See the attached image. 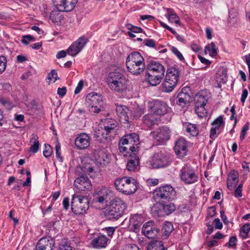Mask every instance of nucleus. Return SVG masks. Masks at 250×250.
Returning <instances> with one entry per match:
<instances>
[{
    "instance_id": "f257e3e1",
    "label": "nucleus",
    "mask_w": 250,
    "mask_h": 250,
    "mask_svg": "<svg viewBox=\"0 0 250 250\" xmlns=\"http://www.w3.org/2000/svg\"><path fill=\"white\" fill-rule=\"evenodd\" d=\"M125 72L124 69L118 67L109 73L106 78V83L112 90L120 92L126 89L127 81Z\"/></svg>"
},
{
    "instance_id": "f03ea898",
    "label": "nucleus",
    "mask_w": 250,
    "mask_h": 250,
    "mask_svg": "<svg viewBox=\"0 0 250 250\" xmlns=\"http://www.w3.org/2000/svg\"><path fill=\"white\" fill-rule=\"evenodd\" d=\"M148 82L152 86L159 84L166 72L164 66L158 61H151L146 66Z\"/></svg>"
},
{
    "instance_id": "7ed1b4c3",
    "label": "nucleus",
    "mask_w": 250,
    "mask_h": 250,
    "mask_svg": "<svg viewBox=\"0 0 250 250\" xmlns=\"http://www.w3.org/2000/svg\"><path fill=\"white\" fill-rule=\"evenodd\" d=\"M127 208L125 202L119 197H114L107 204L105 216L109 220H118L121 217Z\"/></svg>"
},
{
    "instance_id": "20e7f679",
    "label": "nucleus",
    "mask_w": 250,
    "mask_h": 250,
    "mask_svg": "<svg viewBox=\"0 0 250 250\" xmlns=\"http://www.w3.org/2000/svg\"><path fill=\"white\" fill-rule=\"evenodd\" d=\"M126 65L128 71L135 75L142 73L146 67L143 56L138 52H133L128 55Z\"/></svg>"
},
{
    "instance_id": "39448f33",
    "label": "nucleus",
    "mask_w": 250,
    "mask_h": 250,
    "mask_svg": "<svg viewBox=\"0 0 250 250\" xmlns=\"http://www.w3.org/2000/svg\"><path fill=\"white\" fill-rule=\"evenodd\" d=\"M116 189L125 195L134 193L139 188L137 181L130 177H123L116 179L114 182Z\"/></svg>"
},
{
    "instance_id": "423d86ee",
    "label": "nucleus",
    "mask_w": 250,
    "mask_h": 250,
    "mask_svg": "<svg viewBox=\"0 0 250 250\" xmlns=\"http://www.w3.org/2000/svg\"><path fill=\"white\" fill-rule=\"evenodd\" d=\"M89 207L88 199L84 196L74 194L72 195L71 201V209L76 215L85 214Z\"/></svg>"
},
{
    "instance_id": "0eeeda50",
    "label": "nucleus",
    "mask_w": 250,
    "mask_h": 250,
    "mask_svg": "<svg viewBox=\"0 0 250 250\" xmlns=\"http://www.w3.org/2000/svg\"><path fill=\"white\" fill-rule=\"evenodd\" d=\"M180 72L175 67H170L167 71L165 79L161 86L163 91L169 93L173 91L179 80Z\"/></svg>"
},
{
    "instance_id": "6e6552de",
    "label": "nucleus",
    "mask_w": 250,
    "mask_h": 250,
    "mask_svg": "<svg viewBox=\"0 0 250 250\" xmlns=\"http://www.w3.org/2000/svg\"><path fill=\"white\" fill-rule=\"evenodd\" d=\"M85 102L91 112L99 113L104 110L103 97L100 94L95 92L90 93L86 95Z\"/></svg>"
},
{
    "instance_id": "1a4fd4ad",
    "label": "nucleus",
    "mask_w": 250,
    "mask_h": 250,
    "mask_svg": "<svg viewBox=\"0 0 250 250\" xmlns=\"http://www.w3.org/2000/svg\"><path fill=\"white\" fill-rule=\"evenodd\" d=\"M176 191L170 185H165L156 188L153 192V198L155 201L173 200L175 198Z\"/></svg>"
},
{
    "instance_id": "9d476101",
    "label": "nucleus",
    "mask_w": 250,
    "mask_h": 250,
    "mask_svg": "<svg viewBox=\"0 0 250 250\" xmlns=\"http://www.w3.org/2000/svg\"><path fill=\"white\" fill-rule=\"evenodd\" d=\"M179 177L180 180L186 185L194 184L198 180V176L194 168L187 165H184L180 169Z\"/></svg>"
},
{
    "instance_id": "9b49d317",
    "label": "nucleus",
    "mask_w": 250,
    "mask_h": 250,
    "mask_svg": "<svg viewBox=\"0 0 250 250\" xmlns=\"http://www.w3.org/2000/svg\"><path fill=\"white\" fill-rule=\"evenodd\" d=\"M175 209L176 206L173 203H159L155 204L152 207L151 211L155 216L163 217L170 214Z\"/></svg>"
},
{
    "instance_id": "f8f14e48",
    "label": "nucleus",
    "mask_w": 250,
    "mask_h": 250,
    "mask_svg": "<svg viewBox=\"0 0 250 250\" xmlns=\"http://www.w3.org/2000/svg\"><path fill=\"white\" fill-rule=\"evenodd\" d=\"M140 144L139 136L136 133H131L125 135L120 141V145L128 146L131 152L138 151V145Z\"/></svg>"
},
{
    "instance_id": "ddd939ff",
    "label": "nucleus",
    "mask_w": 250,
    "mask_h": 250,
    "mask_svg": "<svg viewBox=\"0 0 250 250\" xmlns=\"http://www.w3.org/2000/svg\"><path fill=\"white\" fill-rule=\"evenodd\" d=\"M171 162L170 155L166 152H162L155 153L151 161V165L155 168L166 167Z\"/></svg>"
},
{
    "instance_id": "4468645a",
    "label": "nucleus",
    "mask_w": 250,
    "mask_h": 250,
    "mask_svg": "<svg viewBox=\"0 0 250 250\" xmlns=\"http://www.w3.org/2000/svg\"><path fill=\"white\" fill-rule=\"evenodd\" d=\"M152 134L157 145H162L167 141L171 136V130L167 126H163L154 131Z\"/></svg>"
},
{
    "instance_id": "2eb2a0df",
    "label": "nucleus",
    "mask_w": 250,
    "mask_h": 250,
    "mask_svg": "<svg viewBox=\"0 0 250 250\" xmlns=\"http://www.w3.org/2000/svg\"><path fill=\"white\" fill-rule=\"evenodd\" d=\"M148 106L152 112L160 116L167 114L170 110L166 103L158 100L149 102Z\"/></svg>"
},
{
    "instance_id": "dca6fc26",
    "label": "nucleus",
    "mask_w": 250,
    "mask_h": 250,
    "mask_svg": "<svg viewBox=\"0 0 250 250\" xmlns=\"http://www.w3.org/2000/svg\"><path fill=\"white\" fill-rule=\"evenodd\" d=\"M142 232L147 238L155 239L157 237L160 232V229L154 222L150 221L144 224Z\"/></svg>"
},
{
    "instance_id": "f3484780",
    "label": "nucleus",
    "mask_w": 250,
    "mask_h": 250,
    "mask_svg": "<svg viewBox=\"0 0 250 250\" xmlns=\"http://www.w3.org/2000/svg\"><path fill=\"white\" fill-rule=\"evenodd\" d=\"M88 41L85 37H81L68 47L67 53L72 56H75L83 49Z\"/></svg>"
},
{
    "instance_id": "a211bd4d",
    "label": "nucleus",
    "mask_w": 250,
    "mask_h": 250,
    "mask_svg": "<svg viewBox=\"0 0 250 250\" xmlns=\"http://www.w3.org/2000/svg\"><path fill=\"white\" fill-rule=\"evenodd\" d=\"M145 219L142 214L139 213L131 214L129 218L128 228L130 231L136 233L138 232L139 231Z\"/></svg>"
},
{
    "instance_id": "6ab92c4d",
    "label": "nucleus",
    "mask_w": 250,
    "mask_h": 250,
    "mask_svg": "<svg viewBox=\"0 0 250 250\" xmlns=\"http://www.w3.org/2000/svg\"><path fill=\"white\" fill-rule=\"evenodd\" d=\"M188 142L183 137L179 138L175 142L174 150L176 154L180 158H183L187 155Z\"/></svg>"
},
{
    "instance_id": "aec40b11",
    "label": "nucleus",
    "mask_w": 250,
    "mask_h": 250,
    "mask_svg": "<svg viewBox=\"0 0 250 250\" xmlns=\"http://www.w3.org/2000/svg\"><path fill=\"white\" fill-rule=\"evenodd\" d=\"M90 138L89 135L85 133L78 135L75 140V145L79 150H84L87 148L90 144Z\"/></svg>"
},
{
    "instance_id": "412c9836",
    "label": "nucleus",
    "mask_w": 250,
    "mask_h": 250,
    "mask_svg": "<svg viewBox=\"0 0 250 250\" xmlns=\"http://www.w3.org/2000/svg\"><path fill=\"white\" fill-rule=\"evenodd\" d=\"M55 240L51 237L40 239L36 245V250H53L55 247Z\"/></svg>"
},
{
    "instance_id": "4be33fe9",
    "label": "nucleus",
    "mask_w": 250,
    "mask_h": 250,
    "mask_svg": "<svg viewBox=\"0 0 250 250\" xmlns=\"http://www.w3.org/2000/svg\"><path fill=\"white\" fill-rule=\"evenodd\" d=\"M74 185L77 189L81 191H88L92 188L90 180L87 177L84 176H80L76 178Z\"/></svg>"
},
{
    "instance_id": "5701e85b",
    "label": "nucleus",
    "mask_w": 250,
    "mask_h": 250,
    "mask_svg": "<svg viewBox=\"0 0 250 250\" xmlns=\"http://www.w3.org/2000/svg\"><path fill=\"white\" fill-rule=\"evenodd\" d=\"M113 192L110 189L107 188H102L97 192V201L99 203H107L108 201L112 200L113 196Z\"/></svg>"
},
{
    "instance_id": "b1692460",
    "label": "nucleus",
    "mask_w": 250,
    "mask_h": 250,
    "mask_svg": "<svg viewBox=\"0 0 250 250\" xmlns=\"http://www.w3.org/2000/svg\"><path fill=\"white\" fill-rule=\"evenodd\" d=\"M108 240L105 235L99 234L93 238L90 245L92 248L96 249L105 248L107 246Z\"/></svg>"
},
{
    "instance_id": "393cba45",
    "label": "nucleus",
    "mask_w": 250,
    "mask_h": 250,
    "mask_svg": "<svg viewBox=\"0 0 250 250\" xmlns=\"http://www.w3.org/2000/svg\"><path fill=\"white\" fill-rule=\"evenodd\" d=\"M210 93L207 90H201L195 96V105H206L210 98Z\"/></svg>"
},
{
    "instance_id": "a878e982",
    "label": "nucleus",
    "mask_w": 250,
    "mask_h": 250,
    "mask_svg": "<svg viewBox=\"0 0 250 250\" xmlns=\"http://www.w3.org/2000/svg\"><path fill=\"white\" fill-rule=\"evenodd\" d=\"M116 111L120 121L123 123L128 122L129 121V115L131 112L129 108L124 105H116Z\"/></svg>"
},
{
    "instance_id": "bb28decb",
    "label": "nucleus",
    "mask_w": 250,
    "mask_h": 250,
    "mask_svg": "<svg viewBox=\"0 0 250 250\" xmlns=\"http://www.w3.org/2000/svg\"><path fill=\"white\" fill-rule=\"evenodd\" d=\"M239 174L237 171L231 170L227 178V187L229 190H233L239 181Z\"/></svg>"
},
{
    "instance_id": "cd10ccee",
    "label": "nucleus",
    "mask_w": 250,
    "mask_h": 250,
    "mask_svg": "<svg viewBox=\"0 0 250 250\" xmlns=\"http://www.w3.org/2000/svg\"><path fill=\"white\" fill-rule=\"evenodd\" d=\"M130 159L126 165V169L130 171H134L139 166V158L136 152H131L129 155Z\"/></svg>"
},
{
    "instance_id": "c85d7f7f",
    "label": "nucleus",
    "mask_w": 250,
    "mask_h": 250,
    "mask_svg": "<svg viewBox=\"0 0 250 250\" xmlns=\"http://www.w3.org/2000/svg\"><path fill=\"white\" fill-rule=\"evenodd\" d=\"M190 99V95L187 92H185L183 89L177 96L176 103L181 106H185L186 104H189Z\"/></svg>"
},
{
    "instance_id": "c756f323",
    "label": "nucleus",
    "mask_w": 250,
    "mask_h": 250,
    "mask_svg": "<svg viewBox=\"0 0 250 250\" xmlns=\"http://www.w3.org/2000/svg\"><path fill=\"white\" fill-rule=\"evenodd\" d=\"M159 120V118L155 117V116L152 113L146 114L143 117V122L144 124L148 127H151L158 124Z\"/></svg>"
},
{
    "instance_id": "7c9ffc66",
    "label": "nucleus",
    "mask_w": 250,
    "mask_h": 250,
    "mask_svg": "<svg viewBox=\"0 0 250 250\" xmlns=\"http://www.w3.org/2000/svg\"><path fill=\"white\" fill-rule=\"evenodd\" d=\"M56 9L52 10L50 14L49 18L53 22H58L61 21L63 16L61 14V12H69L67 10H61L57 6H55Z\"/></svg>"
},
{
    "instance_id": "2f4dec72",
    "label": "nucleus",
    "mask_w": 250,
    "mask_h": 250,
    "mask_svg": "<svg viewBox=\"0 0 250 250\" xmlns=\"http://www.w3.org/2000/svg\"><path fill=\"white\" fill-rule=\"evenodd\" d=\"M173 230V227L172 224L170 222H166L162 229V232L163 233L162 237L163 239H167Z\"/></svg>"
},
{
    "instance_id": "473e14b6",
    "label": "nucleus",
    "mask_w": 250,
    "mask_h": 250,
    "mask_svg": "<svg viewBox=\"0 0 250 250\" xmlns=\"http://www.w3.org/2000/svg\"><path fill=\"white\" fill-rule=\"evenodd\" d=\"M184 127L185 130L192 136L195 137L198 135L199 133L198 128L195 124L185 123Z\"/></svg>"
},
{
    "instance_id": "72a5a7b5",
    "label": "nucleus",
    "mask_w": 250,
    "mask_h": 250,
    "mask_svg": "<svg viewBox=\"0 0 250 250\" xmlns=\"http://www.w3.org/2000/svg\"><path fill=\"white\" fill-rule=\"evenodd\" d=\"M61 5L62 8L61 10L72 11L75 7L78 0H62Z\"/></svg>"
},
{
    "instance_id": "f704fd0d",
    "label": "nucleus",
    "mask_w": 250,
    "mask_h": 250,
    "mask_svg": "<svg viewBox=\"0 0 250 250\" xmlns=\"http://www.w3.org/2000/svg\"><path fill=\"white\" fill-rule=\"evenodd\" d=\"M30 143L33 144L29 148L30 151L34 153L37 152L39 149L40 144L38 141V136L37 134H32Z\"/></svg>"
},
{
    "instance_id": "c9c22d12",
    "label": "nucleus",
    "mask_w": 250,
    "mask_h": 250,
    "mask_svg": "<svg viewBox=\"0 0 250 250\" xmlns=\"http://www.w3.org/2000/svg\"><path fill=\"white\" fill-rule=\"evenodd\" d=\"M205 105H195V112L199 118H203L206 117L208 112L205 108Z\"/></svg>"
},
{
    "instance_id": "e433bc0d",
    "label": "nucleus",
    "mask_w": 250,
    "mask_h": 250,
    "mask_svg": "<svg viewBox=\"0 0 250 250\" xmlns=\"http://www.w3.org/2000/svg\"><path fill=\"white\" fill-rule=\"evenodd\" d=\"M147 250H165V248L162 241H156L149 244Z\"/></svg>"
},
{
    "instance_id": "4c0bfd02",
    "label": "nucleus",
    "mask_w": 250,
    "mask_h": 250,
    "mask_svg": "<svg viewBox=\"0 0 250 250\" xmlns=\"http://www.w3.org/2000/svg\"><path fill=\"white\" fill-rule=\"evenodd\" d=\"M217 49L218 48L216 47L215 43L213 42H211L210 44L205 47V50H208L209 55L212 57L215 56L217 55Z\"/></svg>"
},
{
    "instance_id": "58836bf2",
    "label": "nucleus",
    "mask_w": 250,
    "mask_h": 250,
    "mask_svg": "<svg viewBox=\"0 0 250 250\" xmlns=\"http://www.w3.org/2000/svg\"><path fill=\"white\" fill-rule=\"evenodd\" d=\"M250 231V223H247L244 225L240 229V233L243 238L248 237L249 232Z\"/></svg>"
},
{
    "instance_id": "ea45409f",
    "label": "nucleus",
    "mask_w": 250,
    "mask_h": 250,
    "mask_svg": "<svg viewBox=\"0 0 250 250\" xmlns=\"http://www.w3.org/2000/svg\"><path fill=\"white\" fill-rule=\"evenodd\" d=\"M116 127V125L114 123H112L110 124V125H105L104 126V133L106 135H109L110 134L113 133L115 134L116 132L115 127Z\"/></svg>"
},
{
    "instance_id": "a19ab883",
    "label": "nucleus",
    "mask_w": 250,
    "mask_h": 250,
    "mask_svg": "<svg viewBox=\"0 0 250 250\" xmlns=\"http://www.w3.org/2000/svg\"><path fill=\"white\" fill-rule=\"evenodd\" d=\"M224 124L223 118L222 116L217 118L212 123L213 127L219 129Z\"/></svg>"
},
{
    "instance_id": "79ce46f5",
    "label": "nucleus",
    "mask_w": 250,
    "mask_h": 250,
    "mask_svg": "<svg viewBox=\"0 0 250 250\" xmlns=\"http://www.w3.org/2000/svg\"><path fill=\"white\" fill-rule=\"evenodd\" d=\"M44 146V150L43 151V155L46 158L49 157L53 152L52 148L50 145L46 144H45Z\"/></svg>"
},
{
    "instance_id": "37998d69",
    "label": "nucleus",
    "mask_w": 250,
    "mask_h": 250,
    "mask_svg": "<svg viewBox=\"0 0 250 250\" xmlns=\"http://www.w3.org/2000/svg\"><path fill=\"white\" fill-rule=\"evenodd\" d=\"M126 27L133 33H141L143 31V29L138 26H134L131 24L127 23L126 24Z\"/></svg>"
},
{
    "instance_id": "c03bdc74",
    "label": "nucleus",
    "mask_w": 250,
    "mask_h": 250,
    "mask_svg": "<svg viewBox=\"0 0 250 250\" xmlns=\"http://www.w3.org/2000/svg\"><path fill=\"white\" fill-rule=\"evenodd\" d=\"M7 62L6 58L4 56H0V74H2L5 70Z\"/></svg>"
},
{
    "instance_id": "a18cd8bd",
    "label": "nucleus",
    "mask_w": 250,
    "mask_h": 250,
    "mask_svg": "<svg viewBox=\"0 0 250 250\" xmlns=\"http://www.w3.org/2000/svg\"><path fill=\"white\" fill-rule=\"evenodd\" d=\"M169 21L172 23H175L176 24L180 23V19L179 17L176 13H172L168 15L167 17Z\"/></svg>"
},
{
    "instance_id": "49530a36",
    "label": "nucleus",
    "mask_w": 250,
    "mask_h": 250,
    "mask_svg": "<svg viewBox=\"0 0 250 250\" xmlns=\"http://www.w3.org/2000/svg\"><path fill=\"white\" fill-rule=\"evenodd\" d=\"M170 50L171 52L177 56V57L181 61L185 62V59L182 54V53L178 50V49L172 46L170 48Z\"/></svg>"
},
{
    "instance_id": "de8ad7c7",
    "label": "nucleus",
    "mask_w": 250,
    "mask_h": 250,
    "mask_svg": "<svg viewBox=\"0 0 250 250\" xmlns=\"http://www.w3.org/2000/svg\"><path fill=\"white\" fill-rule=\"evenodd\" d=\"M35 39L32 36L28 35L22 37V39L21 40V42L27 45L30 42L35 41Z\"/></svg>"
},
{
    "instance_id": "09e8293b",
    "label": "nucleus",
    "mask_w": 250,
    "mask_h": 250,
    "mask_svg": "<svg viewBox=\"0 0 250 250\" xmlns=\"http://www.w3.org/2000/svg\"><path fill=\"white\" fill-rule=\"evenodd\" d=\"M143 43L145 45L149 47L154 48L156 49H157L156 44L153 39H145Z\"/></svg>"
},
{
    "instance_id": "8fccbe9b",
    "label": "nucleus",
    "mask_w": 250,
    "mask_h": 250,
    "mask_svg": "<svg viewBox=\"0 0 250 250\" xmlns=\"http://www.w3.org/2000/svg\"><path fill=\"white\" fill-rule=\"evenodd\" d=\"M0 103L8 109H11L13 107L12 103L3 98H0Z\"/></svg>"
},
{
    "instance_id": "3c124183",
    "label": "nucleus",
    "mask_w": 250,
    "mask_h": 250,
    "mask_svg": "<svg viewBox=\"0 0 250 250\" xmlns=\"http://www.w3.org/2000/svg\"><path fill=\"white\" fill-rule=\"evenodd\" d=\"M48 79L49 80H53V82H55L59 79L57 73L55 70H52L51 72L48 74Z\"/></svg>"
},
{
    "instance_id": "603ef678",
    "label": "nucleus",
    "mask_w": 250,
    "mask_h": 250,
    "mask_svg": "<svg viewBox=\"0 0 250 250\" xmlns=\"http://www.w3.org/2000/svg\"><path fill=\"white\" fill-rule=\"evenodd\" d=\"M59 250H72L71 247L66 242H62L59 246Z\"/></svg>"
},
{
    "instance_id": "864d4df0",
    "label": "nucleus",
    "mask_w": 250,
    "mask_h": 250,
    "mask_svg": "<svg viewBox=\"0 0 250 250\" xmlns=\"http://www.w3.org/2000/svg\"><path fill=\"white\" fill-rule=\"evenodd\" d=\"M249 125L248 123L246 124L243 126L242 130H241L240 136L241 140H243L245 139L246 135V132L249 130Z\"/></svg>"
},
{
    "instance_id": "5fc2aeb1",
    "label": "nucleus",
    "mask_w": 250,
    "mask_h": 250,
    "mask_svg": "<svg viewBox=\"0 0 250 250\" xmlns=\"http://www.w3.org/2000/svg\"><path fill=\"white\" fill-rule=\"evenodd\" d=\"M123 250H141L135 244H128L125 245Z\"/></svg>"
},
{
    "instance_id": "6e6d98bb",
    "label": "nucleus",
    "mask_w": 250,
    "mask_h": 250,
    "mask_svg": "<svg viewBox=\"0 0 250 250\" xmlns=\"http://www.w3.org/2000/svg\"><path fill=\"white\" fill-rule=\"evenodd\" d=\"M116 228L117 227H108L104 228L103 230L106 231L109 237H111L114 233Z\"/></svg>"
},
{
    "instance_id": "4d7b16f0",
    "label": "nucleus",
    "mask_w": 250,
    "mask_h": 250,
    "mask_svg": "<svg viewBox=\"0 0 250 250\" xmlns=\"http://www.w3.org/2000/svg\"><path fill=\"white\" fill-rule=\"evenodd\" d=\"M83 86V80L79 81L77 87L74 91V93L77 94L80 92Z\"/></svg>"
},
{
    "instance_id": "13d9d810",
    "label": "nucleus",
    "mask_w": 250,
    "mask_h": 250,
    "mask_svg": "<svg viewBox=\"0 0 250 250\" xmlns=\"http://www.w3.org/2000/svg\"><path fill=\"white\" fill-rule=\"evenodd\" d=\"M66 93V88L65 87H62V88H58L57 90V94L61 97H63Z\"/></svg>"
},
{
    "instance_id": "bf43d9fd",
    "label": "nucleus",
    "mask_w": 250,
    "mask_h": 250,
    "mask_svg": "<svg viewBox=\"0 0 250 250\" xmlns=\"http://www.w3.org/2000/svg\"><path fill=\"white\" fill-rule=\"evenodd\" d=\"M215 213L216 208L215 207L212 206L208 208V216H209L210 217H212L213 216L215 215Z\"/></svg>"
},
{
    "instance_id": "052dcab7",
    "label": "nucleus",
    "mask_w": 250,
    "mask_h": 250,
    "mask_svg": "<svg viewBox=\"0 0 250 250\" xmlns=\"http://www.w3.org/2000/svg\"><path fill=\"white\" fill-rule=\"evenodd\" d=\"M219 129H216L215 127H212L211 128L210 130V135L209 136L211 139H215L217 137V131H218Z\"/></svg>"
},
{
    "instance_id": "680f3d73",
    "label": "nucleus",
    "mask_w": 250,
    "mask_h": 250,
    "mask_svg": "<svg viewBox=\"0 0 250 250\" xmlns=\"http://www.w3.org/2000/svg\"><path fill=\"white\" fill-rule=\"evenodd\" d=\"M237 238L235 236H231L230 237L229 241V247H234L236 246Z\"/></svg>"
},
{
    "instance_id": "e2e57ef3",
    "label": "nucleus",
    "mask_w": 250,
    "mask_h": 250,
    "mask_svg": "<svg viewBox=\"0 0 250 250\" xmlns=\"http://www.w3.org/2000/svg\"><path fill=\"white\" fill-rule=\"evenodd\" d=\"M199 60L200 61V62L205 64V65H206L207 66H209L210 65V64L211 63V62L208 59H206V58H205L204 57L200 56V55H198V56Z\"/></svg>"
},
{
    "instance_id": "0e129e2a",
    "label": "nucleus",
    "mask_w": 250,
    "mask_h": 250,
    "mask_svg": "<svg viewBox=\"0 0 250 250\" xmlns=\"http://www.w3.org/2000/svg\"><path fill=\"white\" fill-rule=\"evenodd\" d=\"M215 228L216 229H221L223 228L222 223L220 222V219L218 218L215 219Z\"/></svg>"
},
{
    "instance_id": "69168bd1",
    "label": "nucleus",
    "mask_w": 250,
    "mask_h": 250,
    "mask_svg": "<svg viewBox=\"0 0 250 250\" xmlns=\"http://www.w3.org/2000/svg\"><path fill=\"white\" fill-rule=\"evenodd\" d=\"M63 208L67 210L69 206V199L68 197H65L62 201Z\"/></svg>"
},
{
    "instance_id": "338daca9",
    "label": "nucleus",
    "mask_w": 250,
    "mask_h": 250,
    "mask_svg": "<svg viewBox=\"0 0 250 250\" xmlns=\"http://www.w3.org/2000/svg\"><path fill=\"white\" fill-rule=\"evenodd\" d=\"M248 95V91L246 89H245L243 90L241 98V101L242 103H244L246 100V99L247 98Z\"/></svg>"
},
{
    "instance_id": "774afa93",
    "label": "nucleus",
    "mask_w": 250,
    "mask_h": 250,
    "mask_svg": "<svg viewBox=\"0 0 250 250\" xmlns=\"http://www.w3.org/2000/svg\"><path fill=\"white\" fill-rule=\"evenodd\" d=\"M221 217L225 224H228L229 221L228 220L227 217L225 214V212L223 210L220 211Z\"/></svg>"
}]
</instances>
